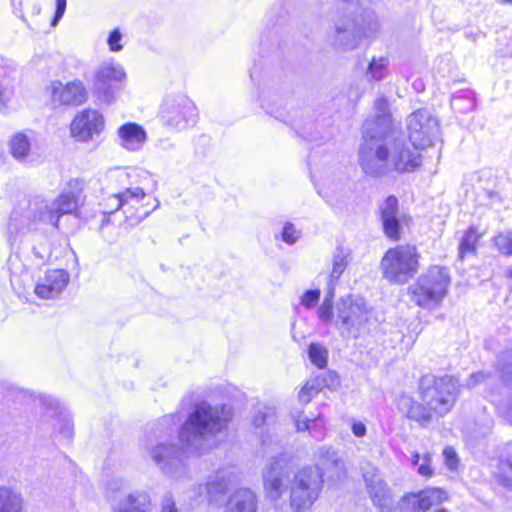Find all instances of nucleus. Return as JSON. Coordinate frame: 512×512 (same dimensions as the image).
Returning a JSON list of instances; mask_svg holds the SVG:
<instances>
[{
  "label": "nucleus",
  "instance_id": "f257e3e1",
  "mask_svg": "<svg viewBox=\"0 0 512 512\" xmlns=\"http://www.w3.org/2000/svg\"><path fill=\"white\" fill-rule=\"evenodd\" d=\"M363 143L359 161L366 174L380 176L388 171H414L421 164V154L411 151L403 138L393 137V120L384 96L374 102V114L363 124Z\"/></svg>",
  "mask_w": 512,
  "mask_h": 512
},
{
  "label": "nucleus",
  "instance_id": "f03ea898",
  "mask_svg": "<svg viewBox=\"0 0 512 512\" xmlns=\"http://www.w3.org/2000/svg\"><path fill=\"white\" fill-rule=\"evenodd\" d=\"M331 290L319 306L317 314L325 325L333 326L343 340L358 339L370 332L374 324L373 308L357 295L340 297L333 305Z\"/></svg>",
  "mask_w": 512,
  "mask_h": 512
},
{
  "label": "nucleus",
  "instance_id": "7ed1b4c3",
  "mask_svg": "<svg viewBox=\"0 0 512 512\" xmlns=\"http://www.w3.org/2000/svg\"><path fill=\"white\" fill-rule=\"evenodd\" d=\"M77 207L72 193H62L53 202L34 198L20 204L13 210L8 221L10 236L16 237L29 231L40 229L42 225L51 224L58 227L59 218L71 214Z\"/></svg>",
  "mask_w": 512,
  "mask_h": 512
},
{
  "label": "nucleus",
  "instance_id": "20e7f679",
  "mask_svg": "<svg viewBox=\"0 0 512 512\" xmlns=\"http://www.w3.org/2000/svg\"><path fill=\"white\" fill-rule=\"evenodd\" d=\"M231 418L232 410L227 405L200 403L183 424L180 441L187 450L201 454L210 446L212 439L227 428Z\"/></svg>",
  "mask_w": 512,
  "mask_h": 512
},
{
  "label": "nucleus",
  "instance_id": "39448f33",
  "mask_svg": "<svg viewBox=\"0 0 512 512\" xmlns=\"http://www.w3.org/2000/svg\"><path fill=\"white\" fill-rule=\"evenodd\" d=\"M173 417H164L158 423L152 424L142 441V451L165 475L180 479L187 473L179 447L172 443L170 437L176 428L171 422Z\"/></svg>",
  "mask_w": 512,
  "mask_h": 512
},
{
  "label": "nucleus",
  "instance_id": "423d86ee",
  "mask_svg": "<svg viewBox=\"0 0 512 512\" xmlns=\"http://www.w3.org/2000/svg\"><path fill=\"white\" fill-rule=\"evenodd\" d=\"M419 258L415 246L398 245L384 254L380 268L382 277L392 284H405L419 270Z\"/></svg>",
  "mask_w": 512,
  "mask_h": 512
},
{
  "label": "nucleus",
  "instance_id": "0eeeda50",
  "mask_svg": "<svg viewBox=\"0 0 512 512\" xmlns=\"http://www.w3.org/2000/svg\"><path fill=\"white\" fill-rule=\"evenodd\" d=\"M419 390L421 400L431 407L435 415L442 417L456 402L458 384L452 376L427 374L420 379Z\"/></svg>",
  "mask_w": 512,
  "mask_h": 512
},
{
  "label": "nucleus",
  "instance_id": "6e6552de",
  "mask_svg": "<svg viewBox=\"0 0 512 512\" xmlns=\"http://www.w3.org/2000/svg\"><path fill=\"white\" fill-rule=\"evenodd\" d=\"M450 277L447 269L434 266L409 287L412 301L423 308L437 307L448 292Z\"/></svg>",
  "mask_w": 512,
  "mask_h": 512
},
{
  "label": "nucleus",
  "instance_id": "1a4fd4ad",
  "mask_svg": "<svg viewBox=\"0 0 512 512\" xmlns=\"http://www.w3.org/2000/svg\"><path fill=\"white\" fill-rule=\"evenodd\" d=\"M323 472L318 466H306L293 474L290 486V507L296 512L310 509L323 488Z\"/></svg>",
  "mask_w": 512,
  "mask_h": 512
},
{
  "label": "nucleus",
  "instance_id": "9d476101",
  "mask_svg": "<svg viewBox=\"0 0 512 512\" xmlns=\"http://www.w3.org/2000/svg\"><path fill=\"white\" fill-rule=\"evenodd\" d=\"M406 130L414 152L433 146L440 138L438 119L428 109H418L406 118Z\"/></svg>",
  "mask_w": 512,
  "mask_h": 512
},
{
  "label": "nucleus",
  "instance_id": "9b49d317",
  "mask_svg": "<svg viewBox=\"0 0 512 512\" xmlns=\"http://www.w3.org/2000/svg\"><path fill=\"white\" fill-rule=\"evenodd\" d=\"M262 477L265 497L269 501L277 503L290 490L292 482L286 456L280 454L277 457H272L263 470Z\"/></svg>",
  "mask_w": 512,
  "mask_h": 512
},
{
  "label": "nucleus",
  "instance_id": "f8f14e48",
  "mask_svg": "<svg viewBox=\"0 0 512 512\" xmlns=\"http://www.w3.org/2000/svg\"><path fill=\"white\" fill-rule=\"evenodd\" d=\"M51 106L57 108H72L82 105L88 98L87 90L80 80L63 83L51 81L46 87Z\"/></svg>",
  "mask_w": 512,
  "mask_h": 512
},
{
  "label": "nucleus",
  "instance_id": "ddd939ff",
  "mask_svg": "<svg viewBox=\"0 0 512 512\" xmlns=\"http://www.w3.org/2000/svg\"><path fill=\"white\" fill-rule=\"evenodd\" d=\"M126 72L118 63H105L97 71L95 89L98 97L110 104L124 86Z\"/></svg>",
  "mask_w": 512,
  "mask_h": 512
},
{
  "label": "nucleus",
  "instance_id": "4468645a",
  "mask_svg": "<svg viewBox=\"0 0 512 512\" xmlns=\"http://www.w3.org/2000/svg\"><path fill=\"white\" fill-rule=\"evenodd\" d=\"M197 116L196 106L184 96L166 99L162 106V118L165 123L177 129L194 125Z\"/></svg>",
  "mask_w": 512,
  "mask_h": 512
},
{
  "label": "nucleus",
  "instance_id": "2eb2a0df",
  "mask_svg": "<svg viewBox=\"0 0 512 512\" xmlns=\"http://www.w3.org/2000/svg\"><path fill=\"white\" fill-rule=\"evenodd\" d=\"M363 480L373 504L382 512L389 511L393 506L391 490L382 478L378 468L368 464L363 468Z\"/></svg>",
  "mask_w": 512,
  "mask_h": 512
},
{
  "label": "nucleus",
  "instance_id": "dca6fc26",
  "mask_svg": "<svg viewBox=\"0 0 512 512\" xmlns=\"http://www.w3.org/2000/svg\"><path fill=\"white\" fill-rule=\"evenodd\" d=\"M104 127L101 114L92 109H85L73 119L70 130L71 135L78 141L86 142L98 135Z\"/></svg>",
  "mask_w": 512,
  "mask_h": 512
},
{
  "label": "nucleus",
  "instance_id": "f3484780",
  "mask_svg": "<svg viewBox=\"0 0 512 512\" xmlns=\"http://www.w3.org/2000/svg\"><path fill=\"white\" fill-rule=\"evenodd\" d=\"M237 479L238 476L232 469H220L209 476L205 484H199L196 493L199 497L206 496L209 502L216 501L218 496L224 494Z\"/></svg>",
  "mask_w": 512,
  "mask_h": 512
},
{
  "label": "nucleus",
  "instance_id": "a211bd4d",
  "mask_svg": "<svg viewBox=\"0 0 512 512\" xmlns=\"http://www.w3.org/2000/svg\"><path fill=\"white\" fill-rule=\"evenodd\" d=\"M361 36V27L351 16H344L335 23L334 45L341 50L350 51L358 47Z\"/></svg>",
  "mask_w": 512,
  "mask_h": 512
},
{
  "label": "nucleus",
  "instance_id": "6ab92c4d",
  "mask_svg": "<svg viewBox=\"0 0 512 512\" xmlns=\"http://www.w3.org/2000/svg\"><path fill=\"white\" fill-rule=\"evenodd\" d=\"M447 499V494L439 488L425 489L419 493L406 494L401 499L403 509H411L412 512H426L432 506L438 505Z\"/></svg>",
  "mask_w": 512,
  "mask_h": 512
},
{
  "label": "nucleus",
  "instance_id": "aec40b11",
  "mask_svg": "<svg viewBox=\"0 0 512 512\" xmlns=\"http://www.w3.org/2000/svg\"><path fill=\"white\" fill-rule=\"evenodd\" d=\"M378 211L385 235L392 240L400 239L401 214L398 199L395 196H388L379 204Z\"/></svg>",
  "mask_w": 512,
  "mask_h": 512
},
{
  "label": "nucleus",
  "instance_id": "412c9836",
  "mask_svg": "<svg viewBox=\"0 0 512 512\" xmlns=\"http://www.w3.org/2000/svg\"><path fill=\"white\" fill-rule=\"evenodd\" d=\"M69 274L62 269L49 270L35 286V294L42 299L56 298L67 286Z\"/></svg>",
  "mask_w": 512,
  "mask_h": 512
},
{
  "label": "nucleus",
  "instance_id": "4be33fe9",
  "mask_svg": "<svg viewBox=\"0 0 512 512\" xmlns=\"http://www.w3.org/2000/svg\"><path fill=\"white\" fill-rule=\"evenodd\" d=\"M397 407L406 418L417 422L423 427L432 421L435 414L431 407L424 402L420 403L408 395H401L399 397Z\"/></svg>",
  "mask_w": 512,
  "mask_h": 512
},
{
  "label": "nucleus",
  "instance_id": "5701e85b",
  "mask_svg": "<svg viewBox=\"0 0 512 512\" xmlns=\"http://www.w3.org/2000/svg\"><path fill=\"white\" fill-rule=\"evenodd\" d=\"M152 510L150 494L143 490H136L122 497L113 512H152Z\"/></svg>",
  "mask_w": 512,
  "mask_h": 512
},
{
  "label": "nucleus",
  "instance_id": "b1692460",
  "mask_svg": "<svg viewBox=\"0 0 512 512\" xmlns=\"http://www.w3.org/2000/svg\"><path fill=\"white\" fill-rule=\"evenodd\" d=\"M119 144L128 151H139L146 142L145 130L136 123H126L118 129Z\"/></svg>",
  "mask_w": 512,
  "mask_h": 512
},
{
  "label": "nucleus",
  "instance_id": "393cba45",
  "mask_svg": "<svg viewBox=\"0 0 512 512\" xmlns=\"http://www.w3.org/2000/svg\"><path fill=\"white\" fill-rule=\"evenodd\" d=\"M224 512H257L255 493L247 488H240L232 493L225 505Z\"/></svg>",
  "mask_w": 512,
  "mask_h": 512
},
{
  "label": "nucleus",
  "instance_id": "a878e982",
  "mask_svg": "<svg viewBox=\"0 0 512 512\" xmlns=\"http://www.w3.org/2000/svg\"><path fill=\"white\" fill-rule=\"evenodd\" d=\"M327 377L332 383L338 384V375L335 372H327L308 381L298 394L299 401L307 404L315 397L327 384Z\"/></svg>",
  "mask_w": 512,
  "mask_h": 512
},
{
  "label": "nucleus",
  "instance_id": "bb28decb",
  "mask_svg": "<svg viewBox=\"0 0 512 512\" xmlns=\"http://www.w3.org/2000/svg\"><path fill=\"white\" fill-rule=\"evenodd\" d=\"M351 260L350 252L344 248H338L333 257L332 272L328 284V292H334L336 282L339 280Z\"/></svg>",
  "mask_w": 512,
  "mask_h": 512
},
{
  "label": "nucleus",
  "instance_id": "cd10ccee",
  "mask_svg": "<svg viewBox=\"0 0 512 512\" xmlns=\"http://www.w3.org/2000/svg\"><path fill=\"white\" fill-rule=\"evenodd\" d=\"M22 496L6 486H0V512H22Z\"/></svg>",
  "mask_w": 512,
  "mask_h": 512
},
{
  "label": "nucleus",
  "instance_id": "c85d7f7f",
  "mask_svg": "<svg viewBox=\"0 0 512 512\" xmlns=\"http://www.w3.org/2000/svg\"><path fill=\"white\" fill-rule=\"evenodd\" d=\"M388 56H374L368 64L365 77L368 81H381L388 75L389 71Z\"/></svg>",
  "mask_w": 512,
  "mask_h": 512
},
{
  "label": "nucleus",
  "instance_id": "c756f323",
  "mask_svg": "<svg viewBox=\"0 0 512 512\" xmlns=\"http://www.w3.org/2000/svg\"><path fill=\"white\" fill-rule=\"evenodd\" d=\"M10 151L15 159L24 161L30 152V141L23 133L15 134L10 140Z\"/></svg>",
  "mask_w": 512,
  "mask_h": 512
},
{
  "label": "nucleus",
  "instance_id": "7c9ffc66",
  "mask_svg": "<svg viewBox=\"0 0 512 512\" xmlns=\"http://www.w3.org/2000/svg\"><path fill=\"white\" fill-rule=\"evenodd\" d=\"M315 458L325 469L330 467L341 468L343 466V461L338 456V453L331 447H319L315 453Z\"/></svg>",
  "mask_w": 512,
  "mask_h": 512
},
{
  "label": "nucleus",
  "instance_id": "2f4dec72",
  "mask_svg": "<svg viewBox=\"0 0 512 512\" xmlns=\"http://www.w3.org/2000/svg\"><path fill=\"white\" fill-rule=\"evenodd\" d=\"M479 239L480 234H478L476 229L473 227H470L465 232L458 248V255L461 260H463L466 255L475 253L476 244L478 243Z\"/></svg>",
  "mask_w": 512,
  "mask_h": 512
},
{
  "label": "nucleus",
  "instance_id": "473e14b6",
  "mask_svg": "<svg viewBox=\"0 0 512 512\" xmlns=\"http://www.w3.org/2000/svg\"><path fill=\"white\" fill-rule=\"evenodd\" d=\"M144 196L145 193L143 189L140 187L126 189L122 193L115 195V200L117 202L116 209L123 208L131 201H135L138 203L141 199L144 198Z\"/></svg>",
  "mask_w": 512,
  "mask_h": 512
},
{
  "label": "nucleus",
  "instance_id": "72a5a7b5",
  "mask_svg": "<svg viewBox=\"0 0 512 512\" xmlns=\"http://www.w3.org/2000/svg\"><path fill=\"white\" fill-rule=\"evenodd\" d=\"M308 355L311 362L318 368H324L326 366L328 352L323 346L312 343L309 346Z\"/></svg>",
  "mask_w": 512,
  "mask_h": 512
},
{
  "label": "nucleus",
  "instance_id": "f704fd0d",
  "mask_svg": "<svg viewBox=\"0 0 512 512\" xmlns=\"http://www.w3.org/2000/svg\"><path fill=\"white\" fill-rule=\"evenodd\" d=\"M493 242L497 250L506 256L512 255V232H502L493 238Z\"/></svg>",
  "mask_w": 512,
  "mask_h": 512
},
{
  "label": "nucleus",
  "instance_id": "c9c22d12",
  "mask_svg": "<svg viewBox=\"0 0 512 512\" xmlns=\"http://www.w3.org/2000/svg\"><path fill=\"white\" fill-rule=\"evenodd\" d=\"M498 370L503 382L512 381V351L502 354L498 360Z\"/></svg>",
  "mask_w": 512,
  "mask_h": 512
},
{
  "label": "nucleus",
  "instance_id": "e433bc0d",
  "mask_svg": "<svg viewBox=\"0 0 512 512\" xmlns=\"http://www.w3.org/2000/svg\"><path fill=\"white\" fill-rule=\"evenodd\" d=\"M380 30V22L377 16L373 13L367 14L364 26L361 27L362 37H374Z\"/></svg>",
  "mask_w": 512,
  "mask_h": 512
},
{
  "label": "nucleus",
  "instance_id": "4c0bfd02",
  "mask_svg": "<svg viewBox=\"0 0 512 512\" xmlns=\"http://www.w3.org/2000/svg\"><path fill=\"white\" fill-rule=\"evenodd\" d=\"M431 458L429 454L420 456L419 453L415 452L412 454V463L418 465V473L422 476H431L433 471L430 467Z\"/></svg>",
  "mask_w": 512,
  "mask_h": 512
},
{
  "label": "nucleus",
  "instance_id": "58836bf2",
  "mask_svg": "<svg viewBox=\"0 0 512 512\" xmlns=\"http://www.w3.org/2000/svg\"><path fill=\"white\" fill-rule=\"evenodd\" d=\"M300 237V232L294 228V225L290 222L285 223L282 231V240L287 244H294Z\"/></svg>",
  "mask_w": 512,
  "mask_h": 512
},
{
  "label": "nucleus",
  "instance_id": "ea45409f",
  "mask_svg": "<svg viewBox=\"0 0 512 512\" xmlns=\"http://www.w3.org/2000/svg\"><path fill=\"white\" fill-rule=\"evenodd\" d=\"M121 39H122V34L119 29H114L110 33V35L107 39V43H108L109 49L112 52H119L123 49V46L120 43Z\"/></svg>",
  "mask_w": 512,
  "mask_h": 512
},
{
  "label": "nucleus",
  "instance_id": "a19ab883",
  "mask_svg": "<svg viewBox=\"0 0 512 512\" xmlns=\"http://www.w3.org/2000/svg\"><path fill=\"white\" fill-rule=\"evenodd\" d=\"M320 298V290H308L301 298V303L307 308L316 306Z\"/></svg>",
  "mask_w": 512,
  "mask_h": 512
},
{
  "label": "nucleus",
  "instance_id": "79ce46f5",
  "mask_svg": "<svg viewBox=\"0 0 512 512\" xmlns=\"http://www.w3.org/2000/svg\"><path fill=\"white\" fill-rule=\"evenodd\" d=\"M489 377H490V374L482 372V371L477 372V373H473L467 379L466 386L468 388L475 387L479 383L486 382L489 379Z\"/></svg>",
  "mask_w": 512,
  "mask_h": 512
},
{
  "label": "nucleus",
  "instance_id": "37998d69",
  "mask_svg": "<svg viewBox=\"0 0 512 512\" xmlns=\"http://www.w3.org/2000/svg\"><path fill=\"white\" fill-rule=\"evenodd\" d=\"M160 512H178L175 500L171 493H167L164 495L161 501Z\"/></svg>",
  "mask_w": 512,
  "mask_h": 512
},
{
  "label": "nucleus",
  "instance_id": "c03bdc74",
  "mask_svg": "<svg viewBox=\"0 0 512 512\" xmlns=\"http://www.w3.org/2000/svg\"><path fill=\"white\" fill-rule=\"evenodd\" d=\"M443 455L446 459V463L448 465V467L450 469H453L456 467L457 465V462H458V459H457V456H456V453L455 451L453 450V448L451 447H446L444 450H443Z\"/></svg>",
  "mask_w": 512,
  "mask_h": 512
},
{
  "label": "nucleus",
  "instance_id": "a18cd8bd",
  "mask_svg": "<svg viewBox=\"0 0 512 512\" xmlns=\"http://www.w3.org/2000/svg\"><path fill=\"white\" fill-rule=\"evenodd\" d=\"M66 9V0H56V11L52 21V26H56L59 20L63 17Z\"/></svg>",
  "mask_w": 512,
  "mask_h": 512
},
{
  "label": "nucleus",
  "instance_id": "49530a36",
  "mask_svg": "<svg viewBox=\"0 0 512 512\" xmlns=\"http://www.w3.org/2000/svg\"><path fill=\"white\" fill-rule=\"evenodd\" d=\"M294 422L298 431H305L310 429L309 423L311 420L302 414L294 415Z\"/></svg>",
  "mask_w": 512,
  "mask_h": 512
},
{
  "label": "nucleus",
  "instance_id": "de8ad7c7",
  "mask_svg": "<svg viewBox=\"0 0 512 512\" xmlns=\"http://www.w3.org/2000/svg\"><path fill=\"white\" fill-rule=\"evenodd\" d=\"M11 91L7 87L0 86V111H4L10 99Z\"/></svg>",
  "mask_w": 512,
  "mask_h": 512
},
{
  "label": "nucleus",
  "instance_id": "09e8293b",
  "mask_svg": "<svg viewBox=\"0 0 512 512\" xmlns=\"http://www.w3.org/2000/svg\"><path fill=\"white\" fill-rule=\"evenodd\" d=\"M266 419H267V413L264 412V411H261L259 410L257 412V414H255L253 416V425L256 427V428H260L261 426H263L265 423H266Z\"/></svg>",
  "mask_w": 512,
  "mask_h": 512
},
{
  "label": "nucleus",
  "instance_id": "8fccbe9b",
  "mask_svg": "<svg viewBox=\"0 0 512 512\" xmlns=\"http://www.w3.org/2000/svg\"><path fill=\"white\" fill-rule=\"evenodd\" d=\"M352 432L356 437H363L366 434V426L362 422L352 424Z\"/></svg>",
  "mask_w": 512,
  "mask_h": 512
},
{
  "label": "nucleus",
  "instance_id": "3c124183",
  "mask_svg": "<svg viewBox=\"0 0 512 512\" xmlns=\"http://www.w3.org/2000/svg\"><path fill=\"white\" fill-rule=\"evenodd\" d=\"M41 11V6L38 4V3H33V6H32V13L34 15H38Z\"/></svg>",
  "mask_w": 512,
  "mask_h": 512
},
{
  "label": "nucleus",
  "instance_id": "603ef678",
  "mask_svg": "<svg viewBox=\"0 0 512 512\" xmlns=\"http://www.w3.org/2000/svg\"><path fill=\"white\" fill-rule=\"evenodd\" d=\"M506 417L512 422V399L510 405L506 411Z\"/></svg>",
  "mask_w": 512,
  "mask_h": 512
},
{
  "label": "nucleus",
  "instance_id": "864d4df0",
  "mask_svg": "<svg viewBox=\"0 0 512 512\" xmlns=\"http://www.w3.org/2000/svg\"><path fill=\"white\" fill-rule=\"evenodd\" d=\"M33 254L35 255V257H37L40 260L44 259V256L41 255L40 252L36 248H33Z\"/></svg>",
  "mask_w": 512,
  "mask_h": 512
},
{
  "label": "nucleus",
  "instance_id": "5fc2aeb1",
  "mask_svg": "<svg viewBox=\"0 0 512 512\" xmlns=\"http://www.w3.org/2000/svg\"><path fill=\"white\" fill-rule=\"evenodd\" d=\"M507 276L512 279V266L507 271Z\"/></svg>",
  "mask_w": 512,
  "mask_h": 512
},
{
  "label": "nucleus",
  "instance_id": "6e6d98bb",
  "mask_svg": "<svg viewBox=\"0 0 512 512\" xmlns=\"http://www.w3.org/2000/svg\"><path fill=\"white\" fill-rule=\"evenodd\" d=\"M509 466H510V468L512 470V459L509 461Z\"/></svg>",
  "mask_w": 512,
  "mask_h": 512
},
{
  "label": "nucleus",
  "instance_id": "4d7b16f0",
  "mask_svg": "<svg viewBox=\"0 0 512 512\" xmlns=\"http://www.w3.org/2000/svg\"><path fill=\"white\" fill-rule=\"evenodd\" d=\"M504 2H507V3H512V0H503Z\"/></svg>",
  "mask_w": 512,
  "mask_h": 512
}]
</instances>
